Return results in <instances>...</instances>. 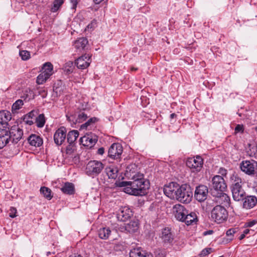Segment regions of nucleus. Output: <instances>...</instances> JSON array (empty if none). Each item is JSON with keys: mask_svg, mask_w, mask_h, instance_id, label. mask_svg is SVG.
Returning <instances> with one entry per match:
<instances>
[{"mask_svg": "<svg viewBox=\"0 0 257 257\" xmlns=\"http://www.w3.org/2000/svg\"><path fill=\"white\" fill-rule=\"evenodd\" d=\"M117 186L123 187V191L130 195L142 196L146 193L149 189V183L144 178L142 174H138L137 176H133V178L129 181L119 182Z\"/></svg>", "mask_w": 257, "mask_h": 257, "instance_id": "f257e3e1", "label": "nucleus"}, {"mask_svg": "<svg viewBox=\"0 0 257 257\" xmlns=\"http://www.w3.org/2000/svg\"><path fill=\"white\" fill-rule=\"evenodd\" d=\"M193 197V192L190 186L186 184L180 186L175 199L184 203H189Z\"/></svg>", "mask_w": 257, "mask_h": 257, "instance_id": "f03ea898", "label": "nucleus"}, {"mask_svg": "<svg viewBox=\"0 0 257 257\" xmlns=\"http://www.w3.org/2000/svg\"><path fill=\"white\" fill-rule=\"evenodd\" d=\"M104 167L102 163L99 161L93 160L88 162L85 168V173L92 178L97 176Z\"/></svg>", "mask_w": 257, "mask_h": 257, "instance_id": "7ed1b4c3", "label": "nucleus"}, {"mask_svg": "<svg viewBox=\"0 0 257 257\" xmlns=\"http://www.w3.org/2000/svg\"><path fill=\"white\" fill-rule=\"evenodd\" d=\"M228 212L224 207L221 205L215 206L211 211V217L217 223L225 221L228 218Z\"/></svg>", "mask_w": 257, "mask_h": 257, "instance_id": "20e7f679", "label": "nucleus"}, {"mask_svg": "<svg viewBox=\"0 0 257 257\" xmlns=\"http://www.w3.org/2000/svg\"><path fill=\"white\" fill-rule=\"evenodd\" d=\"M241 170L249 176L255 174V170L257 169V162L254 160L243 161L240 164Z\"/></svg>", "mask_w": 257, "mask_h": 257, "instance_id": "39448f33", "label": "nucleus"}, {"mask_svg": "<svg viewBox=\"0 0 257 257\" xmlns=\"http://www.w3.org/2000/svg\"><path fill=\"white\" fill-rule=\"evenodd\" d=\"M203 159L200 156L190 158L186 161V165L191 169L192 172H199L203 166Z\"/></svg>", "mask_w": 257, "mask_h": 257, "instance_id": "423d86ee", "label": "nucleus"}, {"mask_svg": "<svg viewBox=\"0 0 257 257\" xmlns=\"http://www.w3.org/2000/svg\"><path fill=\"white\" fill-rule=\"evenodd\" d=\"M179 187V185L177 183L171 182L164 186V192L170 198L175 199Z\"/></svg>", "mask_w": 257, "mask_h": 257, "instance_id": "0eeeda50", "label": "nucleus"}, {"mask_svg": "<svg viewBox=\"0 0 257 257\" xmlns=\"http://www.w3.org/2000/svg\"><path fill=\"white\" fill-rule=\"evenodd\" d=\"M212 187L217 191H224L227 185L223 178L219 175H216L212 179Z\"/></svg>", "mask_w": 257, "mask_h": 257, "instance_id": "6e6552de", "label": "nucleus"}, {"mask_svg": "<svg viewBox=\"0 0 257 257\" xmlns=\"http://www.w3.org/2000/svg\"><path fill=\"white\" fill-rule=\"evenodd\" d=\"M208 193V190L207 186L203 185L196 187L194 197L199 202H203L207 198Z\"/></svg>", "mask_w": 257, "mask_h": 257, "instance_id": "1a4fd4ad", "label": "nucleus"}, {"mask_svg": "<svg viewBox=\"0 0 257 257\" xmlns=\"http://www.w3.org/2000/svg\"><path fill=\"white\" fill-rule=\"evenodd\" d=\"M122 151V147L120 144L113 143L109 148L108 156L113 159H118L121 155Z\"/></svg>", "mask_w": 257, "mask_h": 257, "instance_id": "9d476101", "label": "nucleus"}, {"mask_svg": "<svg viewBox=\"0 0 257 257\" xmlns=\"http://www.w3.org/2000/svg\"><path fill=\"white\" fill-rule=\"evenodd\" d=\"M90 58L91 57L89 54H85L76 59L75 64L78 69H86L91 63Z\"/></svg>", "mask_w": 257, "mask_h": 257, "instance_id": "9b49d317", "label": "nucleus"}, {"mask_svg": "<svg viewBox=\"0 0 257 257\" xmlns=\"http://www.w3.org/2000/svg\"><path fill=\"white\" fill-rule=\"evenodd\" d=\"M66 136V129L64 127H60L54 135V141L58 145H61L65 141Z\"/></svg>", "mask_w": 257, "mask_h": 257, "instance_id": "f8f14e48", "label": "nucleus"}, {"mask_svg": "<svg viewBox=\"0 0 257 257\" xmlns=\"http://www.w3.org/2000/svg\"><path fill=\"white\" fill-rule=\"evenodd\" d=\"M10 139H12L15 143H17L22 138L23 132L22 130L18 125L13 126L10 131H9Z\"/></svg>", "mask_w": 257, "mask_h": 257, "instance_id": "ddd939ff", "label": "nucleus"}, {"mask_svg": "<svg viewBox=\"0 0 257 257\" xmlns=\"http://www.w3.org/2000/svg\"><path fill=\"white\" fill-rule=\"evenodd\" d=\"M173 213L175 218L179 221H182L183 220L185 214L188 213L184 206L177 204L175 205L172 209Z\"/></svg>", "mask_w": 257, "mask_h": 257, "instance_id": "4468645a", "label": "nucleus"}, {"mask_svg": "<svg viewBox=\"0 0 257 257\" xmlns=\"http://www.w3.org/2000/svg\"><path fill=\"white\" fill-rule=\"evenodd\" d=\"M11 119V115L8 111H0V130H8V121Z\"/></svg>", "mask_w": 257, "mask_h": 257, "instance_id": "2eb2a0df", "label": "nucleus"}, {"mask_svg": "<svg viewBox=\"0 0 257 257\" xmlns=\"http://www.w3.org/2000/svg\"><path fill=\"white\" fill-rule=\"evenodd\" d=\"M97 137L94 134H90L81 137L80 141L84 146L91 148L97 142Z\"/></svg>", "mask_w": 257, "mask_h": 257, "instance_id": "dca6fc26", "label": "nucleus"}, {"mask_svg": "<svg viewBox=\"0 0 257 257\" xmlns=\"http://www.w3.org/2000/svg\"><path fill=\"white\" fill-rule=\"evenodd\" d=\"M133 215L131 210L126 206L121 207L117 214V218L120 221H125Z\"/></svg>", "mask_w": 257, "mask_h": 257, "instance_id": "f3484780", "label": "nucleus"}, {"mask_svg": "<svg viewBox=\"0 0 257 257\" xmlns=\"http://www.w3.org/2000/svg\"><path fill=\"white\" fill-rule=\"evenodd\" d=\"M232 197L235 201H240L245 198V193L242 188V186L235 187L231 188Z\"/></svg>", "mask_w": 257, "mask_h": 257, "instance_id": "a211bd4d", "label": "nucleus"}, {"mask_svg": "<svg viewBox=\"0 0 257 257\" xmlns=\"http://www.w3.org/2000/svg\"><path fill=\"white\" fill-rule=\"evenodd\" d=\"M87 40L85 38H80L74 41L73 47L75 49V51L77 53H81L84 50L87 44Z\"/></svg>", "mask_w": 257, "mask_h": 257, "instance_id": "6ab92c4d", "label": "nucleus"}, {"mask_svg": "<svg viewBox=\"0 0 257 257\" xmlns=\"http://www.w3.org/2000/svg\"><path fill=\"white\" fill-rule=\"evenodd\" d=\"M160 237L165 243H170L174 240V236L169 228H165L162 229Z\"/></svg>", "mask_w": 257, "mask_h": 257, "instance_id": "aec40b11", "label": "nucleus"}, {"mask_svg": "<svg viewBox=\"0 0 257 257\" xmlns=\"http://www.w3.org/2000/svg\"><path fill=\"white\" fill-rule=\"evenodd\" d=\"M130 257H153L151 253H148L141 247L134 248L130 252Z\"/></svg>", "mask_w": 257, "mask_h": 257, "instance_id": "412c9836", "label": "nucleus"}, {"mask_svg": "<svg viewBox=\"0 0 257 257\" xmlns=\"http://www.w3.org/2000/svg\"><path fill=\"white\" fill-rule=\"evenodd\" d=\"M29 144L35 147H39L43 143V139L38 135L32 134L27 139Z\"/></svg>", "mask_w": 257, "mask_h": 257, "instance_id": "4be33fe9", "label": "nucleus"}, {"mask_svg": "<svg viewBox=\"0 0 257 257\" xmlns=\"http://www.w3.org/2000/svg\"><path fill=\"white\" fill-rule=\"evenodd\" d=\"M10 140L8 130H0V149L3 148Z\"/></svg>", "mask_w": 257, "mask_h": 257, "instance_id": "5701e85b", "label": "nucleus"}, {"mask_svg": "<svg viewBox=\"0 0 257 257\" xmlns=\"http://www.w3.org/2000/svg\"><path fill=\"white\" fill-rule=\"evenodd\" d=\"M138 174L141 173L138 172L136 164H131L127 166L125 173L126 177L131 179L133 178V176H137Z\"/></svg>", "mask_w": 257, "mask_h": 257, "instance_id": "b1692460", "label": "nucleus"}, {"mask_svg": "<svg viewBox=\"0 0 257 257\" xmlns=\"http://www.w3.org/2000/svg\"><path fill=\"white\" fill-rule=\"evenodd\" d=\"M124 229L129 233H134L139 229V222L137 220H132L129 223L125 224Z\"/></svg>", "mask_w": 257, "mask_h": 257, "instance_id": "393cba45", "label": "nucleus"}, {"mask_svg": "<svg viewBox=\"0 0 257 257\" xmlns=\"http://www.w3.org/2000/svg\"><path fill=\"white\" fill-rule=\"evenodd\" d=\"M257 202V199L254 196H248L245 198L243 202V207L246 209H250L253 207Z\"/></svg>", "mask_w": 257, "mask_h": 257, "instance_id": "a878e982", "label": "nucleus"}, {"mask_svg": "<svg viewBox=\"0 0 257 257\" xmlns=\"http://www.w3.org/2000/svg\"><path fill=\"white\" fill-rule=\"evenodd\" d=\"M105 172L109 179H115L117 177L118 169L114 166L107 167Z\"/></svg>", "mask_w": 257, "mask_h": 257, "instance_id": "bb28decb", "label": "nucleus"}, {"mask_svg": "<svg viewBox=\"0 0 257 257\" xmlns=\"http://www.w3.org/2000/svg\"><path fill=\"white\" fill-rule=\"evenodd\" d=\"M184 217H184L183 220L182 221L185 222L187 225L192 224L197 220V217L196 213L193 212L189 214H186Z\"/></svg>", "mask_w": 257, "mask_h": 257, "instance_id": "cd10ccee", "label": "nucleus"}, {"mask_svg": "<svg viewBox=\"0 0 257 257\" xmlns=\"http://www.w3.org/2000/svg\"><path fill=\"white\" fill-rule=\"evenodd\" d=\"M61 190L64 194L72 195L74 193V186L71 183L66 182L61 188Z\"/></svg>", "mask_w": 257, "mask_h": 257, "instance_id": "c85d7f7f", "label": "nucleus"}, {"mask_svg": "<svg viewBox=\"0 0 257 257\" xmlns=\"http://www.w3.org/2000/svg\"><path fill=\"white\" fill-rule=\"evenodd\" d=\"M230 180L232 184L231 188L242 186V181L241 179L235 173H233L231 175Z\"/></svg>", "mask_w": 257, "mask_h": 257, "instance_id": "c756f323", "label": "nucleus"}, {"mask_svg": "<svg viewBox=\"0 0 257 257\" xmlns=\"http://www.w3.org/2000/svg\"><path fill=\"white\" fill-rule=\"evenodd\" d=\"M111 233V230L108 227H102L98 231L99 237L102 239H107L108 238Z\"/></svg>", "mask_w": 257, "mask_h": 257, "instance_id": "7c9ffc66", "label": "nucleus"}, {"mask_svg": "<svg viewBox=\"0 0 257 257\" xmlns=\"http://www.w3.org/2000/svg\"><path fill=\"white\" fill-rule=\"evenodd\" d=\"M79 136V133L76 130H73L68 133L67 135V141L69 144L74 143L78 137Z\"/></svg>", "mask_w": 257, "mask_h": 257, "instance_id": "2f4dec72", "label": "nucleus"}, {"mask_svg": "<svg viewBox=\"0 0 257 257\" xmlns=\"http://www.w3.org/2000/svg\"><path fill=\"white\" fill-rule=\"evenodd\" d=\"M53 65L50 62H46L43 65L42 72L50 76L53 74Z\"/></svg>", "mask_w": 257, "mask_h": 257, "instance_id": "473e14b6", "label": "nucleus"}, {"mask_svg": "<svg viewBox=\"0 0 257 257\" xmlns=\"http://www.w3.org/2000/svg\"><path fill=\"white\" fill-rule=\"evenodd\" d=\"M50 77L48 74L44 72H42L37 77V83L38 84H42L46 81V80Z\"/></svg>", "mask_w": 257, "mask_h": 257, "instance_id": "72a5a7b5", "label": "nucleus"}, {"mask_svg": "<svg viewBox=\"0 0 257 257\" xmlns=\"http://www.w3.org/2000/svg\"><path fill=\"white\" fill-rule=\"evenodd\" d=\"M40 192L44 195V196L48 200L51 199L53 197L51 195V190L48 187H41L40 189Z\"/></svg>", "mask_w": 257, "mask_h": 257, "instance_id": "f704fd0d", "label": "nucleus"}, {"mask_svg": "<svg viewBox=\"0 0 257 257\" xmlns=\"http://www.w3.org/2000/svg\"><path fill=\"white\" fill-rule=\"evenodd\" d=\"M24 105L23 101L21 99L17 100L12 106V111L13 112H17L21 107Z\"/></svg>", "mask_w": 257, "mask_h": 257, "instance_id": "c9c22d12", "label": "nucleus"}, {"mask_svg": "<svg viewBox=\"0 0 257 257\" xmlns=\"http://www.w3.org/2000/svg\"><path fill=\"white\" fill-rule=\"evenodd\" d=\"M74 69V65H73V62L72 61H68L67 63H65L64 69V71L67 74H70L72 73Z\"/></svg>", "mask_w": 257, "mask_h": 257, "instance_id": "e433bc0d", "label": "nucleus"}, {"mask_svg": "<svg viewBox=\"0 0 257 257\" xmlns=\"http://www.w3.org/2000/svg\"><path fill=\"white\" fill-rule=\"evenodd\" d=\"M220 198L222 201L221 203L224 206H228L229 205L230 199L229 197L226 194L224 193H221Z\"/></svg>", "mask_w": 257, "mask_h": 257, "instance_id": "4c0bfd02", "label": "nucleus"}, {"mask_svg": "<svg viewBox=\"0 0 257 257\" xmlns=\"http://www.w3.org/2000/svg\"><path fill=\"white\" fill-rule=\"evenodd\" d=\"M63 0H54L53 5L51 8V11L56 12L63 4Z\"/></svg>", "mask_w": 257, "mask_h": 257, "instance_id": "58836bf2", "label": "nucleus"}, {"mask_svg": "<svg viewBox=\"0 0 257 257\" xmlns=\"http://www.w3.org/2000/svg\"><path fill=\"white\" fill-rule=\"evenodd\" d=\"M37 125L39 127H43L45 123V119L44 114H40L36 118Z\"/></svg>", "mask_w": 257, "mask_h": 257, "instance_id": "ea45409f", "label": "nucleus"}, {"mask_svg": "<svg viewBox=\"0 0 257 257\" xmlns=\"http://www.w3.org/2000/svg\"><path fill=\"white\" fill-rule=\"evenodd\" d=\"M238 228H230L226 231V235L229 237V239L230 240H232L233 239L234 234L238 232Z\"/></svg>", "mask_w": 257, "mask_h": 257, "instance_id": "a19ab883", "label": "nucleus"}, {"mask_svg": "<svg viewBox=\"0 0 257 257\" xmlns=\"http://www.w3.org/2000/svg\"><path fill=\"white\" fill-rule=\"evenodd\" d=\"M20 55L23 60H27L30 57V52L26 50L20 51Z\"/></svg>", "mask_w": 257, "mask_h": 257, "instance_id": "79ce46f5", "label": "nucleus"}, {"mask_svg": "<svg viewBox=\"0 0 257 257\" xmlns=\"http://www.w3.org/2000/svg\"><path fill=\"white\" fill-rule=\"evenodd\" d=\"M87 115L84 112H80L77 117L78 123H80L85 120L87 118Z\"/></svg>", "mask_w": 257, "mask_h": 257, "instance_id": "37998d69", "label": "nucleus"}, {"mask_svg": "<svg viewBox=\"0 0 257 257\" xmlns=\"http://www.w3.org/2000/svg\"><path fill=\"white\" fill-rule=\"evenodd\" d=\"M68 120L72 123H78L77 117L74 115H67Z\"/></svg>", "mask_w": 257, "mask_h": 257, "instance_id": "c03bdc74", "label": "nucleus"}, {"mask_svg": "<svg viewBox=\"0 0 257 257\" xmlns=\"http://www.w3.org/2000/svg\"><path fill=\"white\" fill-rule=\"evenodd\" d=\"M244 131L243 125L242 124H237L234 130L235 133L237 134L238 133H242Z\"/></svg>", "mask_w": 257, "mask_h": 257, "instance_id": "a18cd8bd", "label": "nucleus"}, {"mask_svg": "<svg viewBox=\"0 0 257 257\" xmlns=\"http://www.w3.org/2000/svg\"><path fill=\"white\" fill-rule=\"evenodd\" d=\"M211 250L212 249L211 248H206L201 251L200 255L201 256L207 255L211 253Z\"/></svg>", "mask_w": 257, "mask_h": 257, "instance_id": "49530a36", "label": "nucleus"}, {"mask_svg": "<svg viewBox=\"0 0 257 257\" xmlns=\"http://www.w3.org/2000/svg\"><path fill=\"white\" fill-rule=\"evenodd\" d=\"M17 209L16 208L12 207L10 209L9 216L12 218H14L16 216Z\"/></svg>", "mask_w": 257, "mask_h": 257, "instance_id": "de8ad7c7", "label": "nucleus"}, {"mask_svg": "<svg viewBox=\"0 0 257 257\" xmlns=\"http://www.w3.org/2000/svg\"><path fill=\"white\" fill-rule=\"evenodd\" d=\"M53 90L57 95H60L63 91V88L62 87L54 86Z\"/></svg>", "mask_w": 257, "mask_h": 257, "instance_id": "09e8293b", "label": "nucleus"}, {"mask_svg": "<svg viewBox=\"0 0 257 257\" xmlns=\"http://www.w3.org/2000/svg\"><path fill=\"white\" fill-rule=\"evenodd\" d=\"M256 223H257V221L256 220H253L249 221L247 222L246 223V226L247 227H252V226L255 225Z\"/></svg>", "mask_w": 257, "mask_h": 257, "instance_id": "8fccbe9b", "label": "nucleus"}, {"mask_svg": "<svg viewBox=\"0 0 257 257\" xmlns=\"http://www.w3.org/2000/svg\"><path fill=\"white\" fill-rule=\"evenodd\" d=\"M96 26V22L95 21H92L90 24L87 26L88 29H93Z\"/></svg>", "mask_w": 257, "mask_h": 257, "instance_id": "3c124183", "label": "nucleus"}, {"mask_svg": "<svg viewBox=\"0 0 257 257\" xmlns=\"http://www.w3.org/2000/svg\"><path fill=\"white\" fill-rule=\"evenodd\" d=\"M71 4L72 5V9L74 10L75 9L77 4H78V1L77 0H70Z\"/></svg>", "mask_w": 257, "mask_h": 257, "instance_id": "603ef678", "label": "nucleus"}, {"mask_svg": "<svg viewBox=\"0 0 257 257\" xmlns=\"http://www.w3.org/2000/svg\"><path fill=\"white\" fill-rule=\"evenodd\" d=\"M115 249L117 250H122L124 249V246L123 245H121V244H116L115 245Z\"/></svg>", "mask_w": 257, "mask_h": 257, "instance_id": "864d4df0", "label": "nucleus"}, {"mask_svg": "<svg viewBox=\"0 0 257 257\" xmlns=\"http://www.w3.org/2000/svg\"><path fill=\"white\" fill-rule=\"evenodd\" d=\"M97 120V118L96 117H93L90 118L88 121L87 122H89V124L90 125L92 124V123H94Z\"/></svg>", "mask_w": 257, "mask_h": 257, "instance_id": "5fc2aeb1", "label": "nucleus"}, {"mask_svg": "<svg viewBox=\"0 0 257 257\" xmlns=\"http://www.w3.org/2000/svg\"><path fill=\"white\" fill-rule=\"evenodd\" d=\"M213 232V231L212 230H209L207 231H205L203 233V235L204 236L207 235H210L212 234Z\"/></svg>", "mask_w": 257, "mask_h": 257, "instance_id": "6e6d98bb", "label": "nucleus"}, {"mask_svg": "<svg viewBox=\"0 0 257 257\" xmlns=\"http://www.w3.org/2000/svg\"><path fill=\"white\" fill-rule=\"evenodd\" d=\"M89 125H90L89 124V122H87V121L85 123L81 125V129H84V128L87 129V127Z\"/></svg>", "mask_w": 257, "mask_h": 257, "instance_id": "4d7b16f0", "label": "nucleus"}, {"mask_svg": "<svg viewBox=\"0 0 257 257\" xmlns=\"http://www.w3.org/2000/svg\"><path fill=\"white\" fill-rule=\"evenodd\" d=\"M104 153V149L103 148H100L98 149V151H97V153L99 154V155H103Z\"/></svg>", "mask_w": 257, "mask_h": 257, "instance_id": "13d9d810", "label": "nucleus"}, {"mask_svg": "<svg viewBox=\"0 0 257 257\" xmlns=\"http://www.w3.org/2000/svg\"><path fill=\"white\" fill-rule=\"evenodd\" d=\"M68 257H83L81 254L78 253H73L70 255Z\"/></svg>", "mask_w": 257, "mask_h": 257, "instance_id": "bf43d9fd", "label": "nucleus"}, {"mask_svg": "<svg viewBox=\"0 0 257 257\" xmlns=\"http://www.w3.org/2000/svg\"><path fill=\"white\" fill-rule=\"evenodd\" d=\"M220 173L222 175H225L226 174V170L224 169H220Z\"/></svg>", "mask_w": 257, "mask_h": 257, "instance_id": "052dcab7", "label": "nucleus"}, {"mask_svg": "<svg viewBox=\"0 0 257 257\" xmlns=\"http://www.w3.org/2000/svg\"><path fill=\"white\" fill-rule=\"evenodd\" d=\"M71 146H68L67 148V149H66V153H67V154H70L71 153Z\"/></svg>", "mask_w": 257, "mask_h": 257, "instance_id": "680f3d73", "label": "nucleus"}, {"mask_svg": "<svg viewBox=\"0 0 257 257\" xmlns=\"http://www.w3.org/2000/svg\"><path fill=\"white\" fill-rule=\"evenodd\" d=\"M249 232V229H245L244 231H243V234H244L245 235H246V234H247Z\"/></svg>", "mask_w": 257, "mask_h": 257, "instance_id": "e2e57ef3", "label": "nucleus"}, {"mask_svg": "<svg viewBox=\"0 0 257 257\" xmlns=\"http://www.w3.org/2000/svg\"><path fill=\"white\" fill-rule=\"evenodd\" d=\"M245 236V235H244V234L242 233V234L240 235V236L239 237V240H242L243 239L244 237Z\"/></svg>", "mask_w": 257, "mask_h": 257, "instance_id": "0e129e2a", "label": "nucleus"}, {"mask_svg": "<svg viewBox=\"0 0 257 257\" xmlns=\"http://www.w3.org/2000/svg\"><path fill=\"white\" fill-rule=\"evenodd\" d=\"M95 4H98L100 3L103 0H93Z\"/></svg>", "mask_w": 257, "mask_h": 257, "instance_id": "69168bd1", "label": "nucleus"}, {"mask_svg": "<svg viewBox=\"0 0 257 257\" xmlns=\"http://www.w3.org/2000/svg\"><path fill=\"white\" fill-rule=\"evenodd\" d=\"M27 123L29 124V125H31L33 123V121L32 120H28L27 121Z\"/></svg>", "mask_w": 257, "mask_h": 257, "instance_id": "338daca9", "label": "nucleus"}, {"mask_svg": "<svg viewBox=\"0 0 257 257\" xmlns=\"http://www.w3.org/2000/svg\"><path fill=\"white\" fill-rule=\"evenodd\" d=\"M253 191L257 194V187H254L253 188Z\"/></svg>", "mask_w": 257, "mask_h": 257, "instance_id": "774afa93", "label": "nucleus"}]
</instances>
